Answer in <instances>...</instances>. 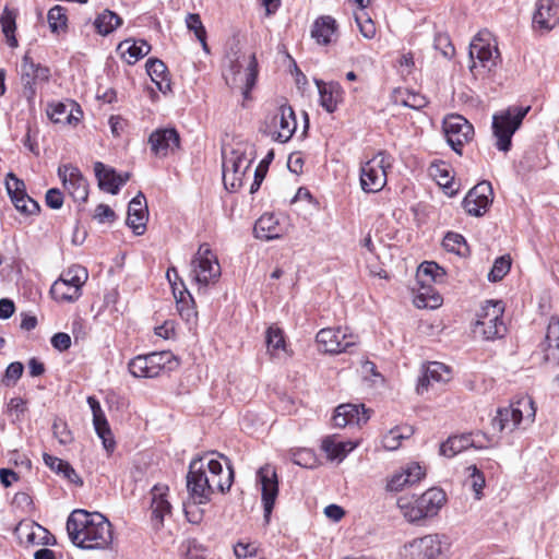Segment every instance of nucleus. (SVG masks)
<instances>
[{
	"label": "nucleus",
	"instance_id": "nucleus-57",
	"mask_svg": "<svg viewBox=\"0 0 559 559\" xmlns=\"http://www.w3.org/2000/svg\"><path fill=\"white\" fill-rule=\"evenodd\" d=\"M5 189L11 199L17 198L26 192L25 183L19 179L13 173H9L5 178Z\"/></svg>",
	"mask_w": 559,
	"mask_h": 559
},
{
	"label": "nucleus",
	"instance_id": "nucleus-36",
	"mask_svg": "<svg viewBox=\"0 0 559 559\" xmlns=\"http://www.w3.org/2000/svg\"><path fill=\"white\" fill-rule=\"evenodd\" d=\"M417 499L425 516L427 518L438 513L445 502V493L440 488H430Z\"/></svg>",
	"mask_w": 559,
	"mask_h": 559
},
{
	"label": "nucleus",
	"instance_id": "nucleus-18",
	"mask_svg": "<svg viewBox=\"0 0 559 559\" xmlns=\"http://www.w3.org/2000/svg\"><path fill=\"white\" fill-rule=\"evenodd\" d=\"M58 176L64 189L75 202H85L88 197L87 180L80 169L72 165H62L58 168Z\"/></svg>",
	"mask_w": 559,
	"mask_h": 559
},
{
	"label": "nucleus",
	"instance_id": "nucleus-4",
	"mask_svg": "<svg viewBox=\"0 0 559 559\" xmlns=\"http://www.w3.org/2000/svg\"><path fill=\"white\" fill-rule=\"evenodd\" d=\"M178 366V359L169 350L139 355L128 365L130 373L135 378H156L163 371H171Z\"/></svg>",
	"mask_w": 559,
	"mask_h": 559
},
{
	"label": "nucleus",
	"instance_id": "nucleus-37",
	"mask_svg": "<svg viewBox=\"0 0 559 559\" xmlns=\"http://www.w3.org/2000/svg\"><path fill=\"white\" fill-rule=\"evenodd\" d=\"M444 277L445 271L433 261L423 262L416 273L417 282L425 287L432 283H442Z\"/></svg>",
	"mask_w": 559,
	"mask_h": 559
},
{
	"label": "nucleus",
	"instance_id": "nucleus-50",
	"mask_svg": "<svg viewBox=\"0 0 559 559\" xmlns=\"http://www.w3.org/2000/svg\"><path fill=\"white\" fill-rule=\"evenodd\" d=\"M66 11L67 10L61 5H55L48 11L47 20L52 33H57L67 27L68 17Z\"/></svg>",
	"mask_w": 559,
	"mask_h": 559
},
{
	"label": "nucleus",
	"instance_id": "nucleus-44",
	"mask_svg": "<svg viewBox=\"0 0 559 559\" xmlns=\"http://www.w3.org/2000/svg\"><path fill=\"white\" fill-rule=\"evenodd\" d=\"M414 430L411 426L395 427L389 430L382 439L383 448L389 451L397 450L402 440L409 438Z\"/></svg>",
	"mask_w": 559,
	"mask_h": 559
},
{
	"label": "nucleus",
	"instance_id": "nucleus-17",
	"mask_svg": "<svg viewBox=\"0 0 559 559\" xmlns=\"http://www.w3.org/2000/svg\"><path fill=\"white\" fill-rule=\"evenodd\" d=\"M50 70L41 66L40 63H35L31 57L26 53L21 63V78L23 83V94L27 99H32L35 94V85L37 82H46L49 80Z\"/></svg>",
	"mask_w": 559,
	"mask_h": 559
},
{
	"label": "nucleus",
	"instance_id": "nucleus-21",
	"mask_svg": "<svg viewBox=\"0 0 559 559\" xmlns=\"http://www.w3.org/2000/svg\"><path fill=\"white\" fill-rule=\"evenodd\" d=\"M425 469L416 462L407 463L395 472L386 483L388 491H401L407 486H413L425 477Z\"/></svg>",
	"mask_w": 559,
	"mask_h": 559
},
{
	"label": "nucleus",
	"instance_id": "nucleus-13",
	"mask_svg": "<svg viewBox=\"0 0 559 559\" xmlns=\"http://www.w3.org/2000/svg\"><path fill=\"white\" fill-rule=\"evenodd\" d=\"M357 338L356 335L347 333L342 328L321 329L316 336L319 348L330 354L349 352V348L356 345Z\"/></svg>",
	"mask_w": 559,
	"mask_h": 559
},
{
	"label": "nucleus",
	"instance_id": "nucleus-39",
	"mask_svg": "<svg viewBox=\"0 0 559 559\" xmlns=\"http://www.w3.org/2000/svg\"><path fill=\"white\" fill-rule=\"evenodd\" d=\"M43 460L45 464L56 473L62 475L64 478H67L70 483L75 485H82L83 481L78 475V473L74 471V468L66 461L50 455L48 453H44Z\"/></svg>",
	"mask_w": 559,
	"mask_h": 559
},
{
	"label": "nucleus",
	"instance_id": "nucleus-60",
	"mask_svg": "<svg viewBox=\"0 0 559 559\" xmlns=\"http://www.w3.org/2000/svg\"><path fill=\"white\" fill-rule=\"evenodd\" d=\"M234 552L238 559H262L252 544L238 543Z\"/></svg>",
	"mask_w": 559,
	"mask_h": 559
},
{
	"label": "nucleus",
	"instance_id": "nucleus-32",
	"mask_svg": "<svg viewBox=\"0 0 559 559\" xmlns=\"http://www.w3.org/2000/svg\"><path fill=\"white\" fill-rule=\"evenodd\" d=\"M94 171L100 190L110 194H117L119 192V177L112 167L106 166L102 162H96L94 164Z\"/></svg>",
	"mask_w": 559,
	"mask_h": 559
},
{
	"label": "nucleus",
	"instance_id": "nucleus-56",
	"mask_svg": "<svg viewBox=\"0 0 559 559\" xmlns=\"http://www.w3.org/2000/svg\"><path fill=\"white\" fill-rule=\"evenodd\" d=\"M5 189L11 199L17 198L26 192L25 183L19 179L13 173H9L5 178Z\"/></svg>",
	"mask_w": 559,
	"mask_h": 559
},
{
	"label": "nucleus",
	"instance_id": "nucleus-7",
	"mask_svg": "<svg viewBox=\"0 0 559 559\" xmlns=\"http://www.w3.org/2000/svg\"><path fill=\"white\" fill-rule=\"evenodd\" d=\"M87 278L84 266L72 265L52 284L50 294L57 301L73 302L82 295V286Z\"/></svg>",
	"mask_w": 559,
	"mask_h": 559
},
{
	"label": "nucleus",
	"instance_id": "nucleus-2",
	"mask_svg": "<svg viewBox=\"0 0 559 559\" xmlns=\"http://www.w3.org/2000/svg\"><path fill=\"white\" fill-rule=\"evenodd\" d=\"M66 528L71 543L81 549H108L112 543L111 523L98 512L74 510L68 516Z\"/></svg>",
	"mask_w": 559,
	"mask_h": 559
},
{
	"label": "nucleus",
	"instance_id": "nucleus-58",
	"mask_svg": "<svg viewBox=\"0 0 559 559\" xmlns=\"http://www.w3.org/2000/svg\"><path fill=\"white\" fill-rule=\"evenodd\" d=\"M53 436L58 439L60 444H69L72 442L73 437L68 428V425L61 419H56L52 424Z\"/></svg>",
	"mask_w": 559,
	"mask_h": 559
},
{
	"label": "nucleus",
	"instance_id": "nucleus-10",
	"mask_svg": "<svg viewBox=\"0 0 559 559\" xmlns=\"http://www.w3.org/2000/svg\"><path fill=\"white\" fill-rule=\"evenodd\" d=\"M191 267L192 278L203 287L215 283L221 276V265L217 258L206 243L199 247L191 261Z\"/></svg>",
	"mask_w": 559,
	"mask_h": 559
},
{
	"label": "nucleus",
	"instance_id": "nucleus-26",
	"mask_svg": "<svg viewBox=\"0 0 559 559\" xmlns=\"http://www.w3.org/2000/svg\"><path fill=\"white\" fill-rule=\"evenodd\" d=\"M368 409L364 405L342 404L335 408L332 421L334 427L344 428L348 425H361L369 419Z\"/></svg>",
	"mask_w": 559,
	"mask_h": 559
},
{
	"label": "nucleus",
	"instance_id": "nucleus-35",
	"mask_svg": "<svg viewBox=\"0 0 559 559\" xmlns=\"http://www.w3.org/2000/svg\"><path fill=\"white\" fill-rule=\"evenodd\" d=\"M429 174L448 195L453 197L457 193V188H454L453 176L448 164L444 162L432 163L429 167Z\"/></svg>",
	"mask_w": 559,
	"mask_h": 559
},
{
	"label": "nucleus",
	"instance_id": "nucleus-5",
	"mask_svg": "<svg viewBox=\"0 0 559 559\" xmlns=\"http://www.w3.org/2000/svg\"><path fill=\"white\" fill-rule=\"evenodd\" d=\"M531 107H509L492 117V132L496 138V146L499 151L508 152L511 148L512 136L522 124Z\"/></svg>",
	"mask_w": 559,
	"mask_h": 559
},
{
	"label": "nucleus",
	"instance_id": "nucleus-8",
	"mask_svg": "<svg viewBox=\"0 0 559 559\" xmlns=\"http://www.w3.org/2000/svg\"><path fill=\"white\" fill-rule=\"evenodd\" d=\"M253 157H249L247 150L240 147L231 150L229 155L223 157V181L226 189L237 191L243 186V180L250 170Z\"/></svg>",
	"mask_w": 559,
	"mask_h": 559
},
{
	"label": "nucleus",
	"instance_id": "nucleus-14",
	"mask_svg": "<svg viewBox=\"0 0 559 559\" xmlns=\"http://www.w3.org/2000/svg\"><path fill=\"white\" fill-rule=\"evenodd\" d=\"M443 131L449 145L459 154L462 147L474 135L473 126L460 115H450L443 120Z\"/></svg>",
	"mask_w": 559,
	"mask_h": 559
},
{
	"label": "nucleus",
	"instance_id": "nucleus-49",
	"mask_svg": "<svg viewBox=\"0 0 559 559\" xmlns=\"http://www.w3.org/2000/svg\"><path fill=\"white\" fill-rule=\"evenodd\" d=\"M511 269V258L510 255H501L497 258L493 262V265L488 273V281L496 283L501 281Z\"/></svg>",
	"mask_w": 559,
	"mask_h": 559
},
{
	"label": "nucleus",
	"instance_id": "nucleus-30",
	"mask_svg": "<svg viewBox=\"0 0 559 559\" xmlns=\"http://www.w3.org/2000/svg\"><path fill=\"white\" fill-rule=\"evenodd\" d=\"M254 236L261 240H272L282 237L284 229L278 218L271 213H264L254 224Z\"/></svg>",
	"mask_w": 559,
	"mask_h": 559
},
{
	"label": "nucleus",
	"instance_id": "nucleus-45",
	"mask_svg": "<svg viewBox=\"0 0 559 559\" xmlns=\"http://www.w3.org/2000/svg\"><path fill=\"white\" fill-rule=\"evenodd\" d=\"M265 340L267 352L271 356L281 357V354H286V343L281 329L270 326L266 330Z\"/></svg>",
	"mask_w": 559,
	"mask_h": 559
},
{
	"label": "nucleus",
	"instance_id": "nucleus-19",
	"mask_svg": "<svg viewBox=\"0 0 559 559\" xmlns=\"http://www.w3.org/2000/svg\"><path fill=\"white\" fill-rule=\"evenodd\" d=\"M148 143L155 156L166 157L179 148L180 136L175 128L157 129L150 134Z\"/></svg>",
	"mask_w": 559,
	"mask_h": 559
},
{
	"label": "nucleus",
	"instance_id": "nucleus-24",
	"mask_svg": "<svg viewBox=\"0 0 559 559\" xmlns=\"http://www.w3.org/2000/svg\"><path fill=\"white\" fill-rule=\"evenodd\" d=\"M451 379V369L442 362L430 361L423 367L416 391L424 394L433 383H445Z\"/></svg>",
	"mask_w": 559,
	"mask_h": 559
},
{
	"label": "nucleus",
	"instance_id": "nucleus-64",
	"mask_svg": "<svg viewBox=\"0 0 559 559\" xmlns=\"http://www.w3.org/2000/svg\"><path fill=\"white\" fill-rule=\"evenodd\" d=\"M94 218L98 223L114 222L116 219L115 212L107 204H98L95 209Z\"/></svg>",
	"mask_w": 559,
	"mask_h": 559
},
{
	"label": "nucleus",
	"instance_id": "nucleus-54",
	"mask_svg": "<svg viewBox=\"0 0 559 559\" xmlns=\"http://www.w3.org/2000/svg\"><path fill=\"white\" fill-rule=\"evenodd\" d=\"M290 457L294 464L307 468L313 467L317 461L314 453L309 449H298L292 451Z\"/></svg>",
	"mask_w": 559,
	"mask_h": 559
},
{
	"label": "nucleus",
	"instance_id": "nucleus-3",
	"mask_svg": "<svg viewBox=\"0 0 559 559\" xmlns=\"http://www.w3.org/2000/svg\"><path fill=\"white\" fill-rule=\"evenodd\" d=\"M535 415L534 401L530 396H523L508 407L499 408L491 420V425L493 429L500 432H512L523 421L533 423Z\"/></svg>",
	"mask_w": 559,
	"mask_h": 559
},
{
	"label": "nucleus",
	"instance_id": "nucleus-41",
	"mask_svg": "<svg viewBox=\"0 0 559 559\" xmlns=\"http://www.w3.org/2000/svg\"><path fill=\"white\" fill-rule=\"evenodd\" d=\"M546 357L559 362V319L551 318L546 332Z\"/></svg>",
	"mask_w": 559,
	"mask_h": 559
},
{
	"label": "nucleus",
	"instance_id": "nucleus-47",
	"mask_svg": "<svg viewBox=\"0 0 559 559\" xmlns=\"http://www.w3.org/2000/svg\"><path fill=\"white\" fill-rule=\"evenodd\" d=\"M442 302L440 295L433 293L430 285H420V289L414 298V305L417 308H430L436 309Z\"/></svg>",
	"mask_w": 559,
	"mask_h": 559
},
{
	"label": "nucleus",
	"instance_id": "nucleus-6",
	"mask_svg": "<svg viewBox=\"0 0 559 559\" xmlns=\"http://www.w3.org/2000/svg\"><path fill=\"white\" fill-rule=\"evenodd\" d=\"M393 166V157L385 151H379L361 165L360 186L367 193L381 191L388 181L386 171Z\"/></svg>",
	"mask_w": 559,
	"mask_h": 559
},
{
	"label": "nucleus",
	"instance_id": "nucleus-46",
	"mask_svg": "<svg viewBox=\"0 0 559 559\" xmlns=\"http://www.w3.org/2000/svg\"><path fill=\"white\" fill-rule=\"evenodd\" d=\"M397 507L400 508L404 518L409 522H416L426 518L419 506L418 499L413 500L408 497H400L397 499Z\"/></svg>",
	"mask_w": 559,
	"mask_h": 559
},
{
	"label": "nucleus",
	"instance_id": "nucleus-22",
	"mask_svg": "<svg viewBox=\"0 0 559 559\" xmlns=\"http://www.w3.org/2000/svg\"><path fill=\"white\" fill-rule=\"evenodd\" d=\"M559 23V0H538L533 15V27L548 32Z\"/></svg>",
	"mask_w": 559,
	"mask_h": 559
},
{
	"label": "nucleus",
	"instance_id": "nucleus-59",
	"mask_svg": "<svg viewBox=\"0 0 559 559\" xmlns=\"http://www.w3.org/2000/svg\"><path fill=\"white\" fill-rule=\"evenodd\" d=\"M186 25L190 32H193L197 38L206 37V29L198 13H189L186 16Z\"/></svg>",
	"mask_w": 559,
	"mask_h": 559
},
{
	"label": "nucleus",
	"instance_id": "nucleus-40",
	"mask_svg": "<svg viewBox=\"0 0 559 559\" xmlns=\"http://www.w3.org/2000/svg\"><path fill=\"white\" fill-rule=\"evenodd\" d=\"M357 447L356 442L352 441H336L334 437H326L322 441V450L326 453L330 460L342 461L350 451Z\"/></svg>",
	"mask_w": 559,
	"mask_h": 559
},
{
	"label": "nucleus",
	"instance_id": "nucleus-38",
	"mask_svg": "<svg viewBox=\"0 0 559 559\" xmlns=\"http://www.w3.org/2000/svg\"><path fill=\"white\" fill-rule=\"evenodd\" d=\"M358 8L354 12L355 22L365 38L371 39L376 35V25L370 16L365 12L370 0H352Z\"/></svg>",
	"mask_w": 559,
	"mask_h": 559
},
{
	"label": "nucleus",
	"instance_id": "nucleus-25",
	"mask_svg": "<svg viewBox=\"0 0 559 559\" xmlns=\"http://www.w3.org/2000/svg\"><path fill=\"white\" fill-rule=\"evenodd\" d=\"M148 218L147 203L145 195L140 191L128 205L127 225L135 235H143Z\"/></svg>",
	"mask_w": 559,
	"mask_h": 559
},
{
	"label": "nucleus",
	"instance_id": "nucleus-20",
	"mask_svg": "<svg viewBox=\"0 0 559 559\" xmlns=\"http://www.w3.org/2000/svg\"><path fill=\"white\" fill-rule=\"evenodd\" d=\"M258 478L262 486V501L264 509V519L269 522L275 499L278 493V481L275 468L271 465H264L258 471Z\"/></svg>",
	"mask_w": 559,
	"mask_h": 559
},
{
	"label": "nucleus",
	"instance_id": "nucleus-61",
	"mask_svg": "<svg viewBox=\"0 0 559 559\" xmlns=\"http://www.w3.org/2000/svg\"><path fill=\"white\" fill-rule=\"evenodd\" d=\"M173 293H174V296H175V298L177 300V305H178L179 312H180L181 317H186L187 320H189L192 314H195L193 309H187L186 311L183 309V304L187 302V298L192 300V297H191L190 293L187 289L179 290L177 293V288L174 285H173Z\"/></svg>",
	"mask_w": 559,
	"mask_h": 559
},
{
	"label": "nucleus",
	"instance_id": "nucleus-9",
	"mask_svg": "<svg viewBox=\"0 0 559 559\" xmlns=\"http://www.w3.org/2000/svg\"><path fill=\"white\" fill-rule=\"evenodd\" d=\"M296 128L297 122L293 108L282 105L266 116L261 131L272 136L273 140L285 143L292 139Z\"/></svg>",
	"mask_w": 559,
	"mask_h": 559
},
{
	"label": "nucleus",
	"instance_id": "nucleus-34",
	"mask_svg": "<svg viewBox=\"0 0 559 559\" xmlns=\"http://www.w3.org/2000/svg\"><path fill=\"white\" fill-rule=\"evenodd\" d=\"M118 50L129 64H134L151 51V46L143 39H126L118 45Z\"/></svg>",
	"mask_w": 559,
	"mask_h": 559
},
{
	"label": "nucleus",
	"instance_id": "nucleus-27",
	"mask_svg": "<svg viewBox=\"0 0 559 559\" xmlns=\"http://www.w3.org/2000/svg\"><path fill=\"white\" fill-rule=\"evenodd\" d=\"M168 487L164 485H155L152 490V524L155 528H160L164 525V519L171 513V504L166 499Z\"/></svg>",
	"mask_w": 559,
	"mask_h": 559
},
{
	"label": "nucleus",
	"instance_id": "nucleus-31",
	"mask_svg": "<svg viewBox=\"0 0 559 559\" xmlns=\"http://www.w3.org/2000/svg\"><path fill=\"white\" fill-rule=\"evenodd\" d=\"M145 67L151 80L156 84L157 88L163 94L171 91V83L170 79L168 78V69L162 60L150 58L146 61Z\"/></svg>",
	"mask_w": 559,
	"mask_h": 559
},
{
	"label": "nucleus",
	"instance_id": "nucleus-52",
	"mask_svg": "<svg viewBox=\"0 0 559 559\" xmlns=\"http://www.w3.org/2000/svg\"><path fill=\"white\" fill-rule=\"evenodd\" d=\"M443 247L450 251L460 255H464L467 251V243L464 237L460 234L448 233L443 238Z\"/></svg>",
	"mask_w": 559,
	"mask_h": 559
},
{
	"label": "nucleus",
	"instance_id": "nucleus-16",
	"mask_svg": "<svg viewBox=\"0 0 559 559\" xmlns=\"http://www.w3.org/2000/svg\"><path fill=\"white\" fill-rule=\"evenodd\" d=\"M412 559H445V548L438 534L426 535L405 546Z\"/></svg>",
	"mask_w": 559,
	"mask_h": 559
},
{
	"label": "nucleus",
	"instance_id": "nucleus-12",
	"mask_svg": "<svg viewBox=\"0 0 559 559\" xmlns=\"http://www.w3.org/2000/svg\"><path fill=\"white\" fill-rule=\"evenodd\" d=\"M468 55L472 60L469 67L472 72L478 68L490 72L497 66L500 57L497 46L491 45L489 38H486L481 33L475 36L471 41Z\"/></svg>",
	"mask_w": 559,
	"mask_h": 559
},
{
	"label": "nucleus",
	"instance_id": "nucleus-15",
	"mask_svg": "<svg viewBox=\"0 0 559 559\" xmlns=\"http://www.w3.org/2000/svg\"><path fill=\"white\" fill-rule=\"evenodd\" d=\"M493 200V191L489 181L474 186L464 198L462 204L468 215L483 216Z\"/></svg>",
	"mask_w": 559,
	"mask_h": 559
},
{
	"label": "nucleus",
	"instance_id": "nucleus-48",
	"mask_svg": "<svg viewBox=\"0 0 559 559\" xmlns=\"http://www.w3.org/2000/svg\"><path fill=\"white\" fill-rule=\"evenodd\" d=\"M15 19L16 14L14 13V11L5 7L0 16V24L2 27V32L7 38V41L11 47L17 46V39L14 35L16 28Z\"/></svg>",
	"mask_w": 559,
	"mask_h": 559
},
{
	"label": "nucleus",
	"instance_id": "nucleus-1",
	"mask_svg": "<svg viewBox=\"0 0 559 559\" xmlns=\"http://www.w3.org/2000/svg\"><path fill=\"white\" fill-rule=\"evenodd\" d=\"M234 480V471L228 466V471L223 475L222 463L209 454L195 457L190 462L187 474V489L190 498L199 504L206 503L211 496L218 491L229 490Z\"/></svg>",
	"mask_w": 559,
	"mask_h": 559
},
{
	"label": "nucleus",
	"instance_id": "nucleus-33",
	"mask_svg": "<svg viewBox=\"0 0 559 559\" xmlns=\"http://www.w3.org/2000/svg\"><path fill=\"white\" fill-rule=\"evenodd\" d=\"M316 84L319 91L321 106L328 112L335 111L342 95V88L340 84L334 82L324 83L322 81H316Z\"/></svg>",
	"mask_w": 559,
	"mask_h": 559
},
{
	"label": "nucleus",
	"instance_id": "nucleus-42",
	"mask_svg": "<svg viewBox=\"0 0 559 559\" xmlns=\"http://www.w3.org/2000/svg\"><path fill=\"white\" fill-rule=\"evenodd\" d=\"M122 23V19L110 10H105L94 21L98 34L106 36L114 32Z\"/></svg>",
	"mask_w": 559,
	"mask_h": 559
},
{
	"label": "nucleus",
	"instance_id": "nucleus-29",
	"mask_svg": "<svg viewBox=\"0 0 559 559\" xmlns=\"http://www.w3.org/2000/svg\"><path fill=\"white\" fill-rule=\"evenodd\" d=\"M311 37L319 45L326 46L337 37L336 20L330 15L319 16L312 24Z\"/></svg>",
	"mask_w": 559,
	"mask_h": 559
},
{
	"label": "nucleus",
	"instance_id": "nucleus-11",
	"mask_svg": "<svg viewBox=\"0 0 559 559\" xmlns=\"http://www.w3.org/2000/svg\"><path fill=\"white\" fill-rule=\"evenodd\" d=\"M504 307L502 301L488 300L478 313L475 331L480 332L486 340L502 337L507 331L502 321Z\"/></svg>",
	"mask_w": 559,
	"mask_h": 559
},
{
	"label": "nucleus",
	"instance_id": "nucleus-28",
	"mask_svg": "<svg viewBox=\"0 0 559 559\" xmlns=\"http://www.w3.org/2000/svg\"><path fill=\"white\" fill-rule=\"evenodd\" d=\"M487 443L473 439V433L471 432L449 437L448 440L440 445V454L447 457H453L468 448L487 449Z\"/></svg>",
	"mask_w": 559,
	"mask_h": 559
},
{
	"label": "nucleus",
	"instance_id": "nucleus-62",
	"mask_svg": "<svg viewBox=\"0 0 559 559\" xmlns=\"http://www.w3.org/2000/svg\"><path fill=\"white\" fill-rule=\"evenodd\" d=\"M45 201L50 209L59 210L63 204V194L59 189L51 188L46 192Z\"/></svg>",
	"mask_w": 559,
	"mask_h": 559
},
{
	"label": "nucleus",
	"instance_id": "nucleus-53",
	"mask_svg": "<svg viewBox=\"0 0 559 559\" xmlns=\"http://www.w3.org/2000/svg\"><path fill=\"white\" fill-rule=\"evenodd\" d=\"M15 209L25 215H33L39 212V204L33 200L26 192L12 200Z\"/></svg>",
	"mask_w": 559,
	"mask_h": 559
},
{
	"label": "nucleus",
	"instance_id": "nucleus-43",
	"mask_svg": "<svg viewBox=\"0 0 559 559\" xmlns=\"http://www.w3.org/2000/svg\"><path fill=\"white\" fill-rule=\"evenodd\" d=\"M93 424L97 436L102 439L104 448L111 452L115 449V440L112 438L108 421L104 412L93 416Z\"/></svg>",
	"mask_w": 559,
	"mask_h": 559
},
{
	"label": "nucleus",
	"instance_id": "nucleus-55",
	"mask_svg": "<svg viewBox=\"0 0 559 559\" xmlns=\"http://www.w3.org/2000/svg\"><path fill=\"white\" fill-rule=\"evenodd\" d=\"M49 116H50V119L57 123L64 122V121H67L68 123H72V120H75V121L79 120V118L75 117L72 114V111L68 110V106L62 103H58V104L53 105L51 107V111L49 112Z\"/></svg>",
	"mask_w": 559,
	"mask_h": 559
},
{
	"label": "nucleus",
	"instance_id": "nucleus-51",
	"mask_svg": "<svg viewBox=\"0 0 559 559\" xmlns=\"http://www.w3.org/2000/svg\"><path fill=\"white\" fill-rule=\"evenodd\" d=\"M399 95L400 98H396V102H400L403 106L412 109H421L428 104L426 96L420 93L405 91L403 93L399 92Z\"/></svg>",
	"mask_w": 559,
	"mask_h": 559
},
{
	"label": "nucleus",
	"instance_id": "nucleus-63",
	"mask_svg": "<svg viewBox=\"0 0 559 559\" xmlns=\"http://www.w3.org/2000/svg\"><path fill=\"white\" fill-rule=\"evenodd\" d=\"M435 46L437 49L441 50V53L445 58L453 57L455 49L452 43L450 41L449 37L447 35H438L435 39Z\"/></svg>",
	"mask_w": 559,
	"mask_h": 559
},
{
	"label": "nucleus",
	"instance_id": "nucleus-23",
	"mask_svg": "<svg viewBox=\"0 0 559 559\" xmlns=\"http://www.w3.org/2000/svg\"><path fill=\"white\" fill-rule=\"evenodd\" d=\"M228 59V68L230 73L236 76L240 73L243 63L247 61L245 56H240L237 52H234L233 55L227 56ZM258 76V61L255 58V55L252 53L248 57L247 62V70L245 74V88H243V96L247 98L250 91L255 84Z\"/></svg>",
	"mask_w": 559,
	"mask_h": 559
}]
</instances>
